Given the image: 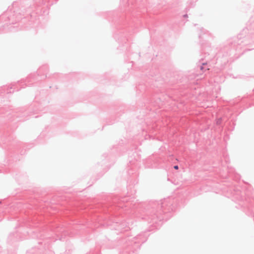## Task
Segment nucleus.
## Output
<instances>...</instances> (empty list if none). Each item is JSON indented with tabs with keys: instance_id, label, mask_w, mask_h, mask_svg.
<instances>
[{
	"instance_id": "obj_1",
	"label": "nucleus",
	"mask_w": 254,
	"mask_h": 254,
	"mask_svg": "<svg viewBox=\"0 0 254 254\" xmlns=\"http://www.w3.org/2000/svg\"><path fill=\"white\" fill-rule=\"evenodd\" d=\"M174 169H176V170L178 169V166H175L174 167Z\"/></svg>"
}]
</instances>
